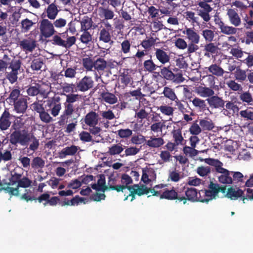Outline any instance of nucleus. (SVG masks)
Returning <instances> with one entry per match:
<instances>
[{"label":"nucleus","mask_w":253,"mask_h":253,"mask_svg":"<svg viewBox=\"0 0 253 253\" xmlns=\"http://www.w3.org/2000/svg\"><path fill=\"white\" fill-rule=\"evenodd\" d=\"M82 96L80 94H68L66 95V100L63 103L64 110L59 117L58 124L64 126L68 122H71L67 125L65 131L68 133L72 132L78 124V119L81 114L79 112V106L76 104L79 101Z\"/></svg>","instance_id":"obj_1"},{"label":"nucleus","mask_w":253,"mask_h":253,"mask_svg":"<svg viewBox=\"0 0 253 253\" xmlns=\"http://www.w3.org/2000/svg\"><path fill=\"white\" fill-rule=\"evenodd\" d=\"M23 127L24 123L22 121L16 119L12 124L8 141L11 145L16 146L19 144L27 147L31 142L28 149L34 152L39 148V140L33 133L27 129H23Z\"/></svg>","instance_id":"obj_2"},{"label":"nucleus","mask_w":253,"mask_h":253,"mask_svg":"<svg viewBox=\"0 0 253 253\" xmlns=\"http://www.w3.org/2000/svg\"><path fill=\"white\" fill-rule=\"evenodd\" d=\"M219 184L211 181L208 186V189L202 190L199 192V202L208 203L209 201L215 199L218 197Z\"/></svg>","instance_id":"obj_3"},{"label":"nucleus","mask_w":253,"mask_h":253,"mask_svg":"<svg viewBox=\"0 0 253 253\" xmlns=\"http://www.w3.org/2000/svg\"><path fill=\"white\" fill-rule=\"evenodd\" d=\"M183 34L185 35L186 39L189 42L187 53L190 54L196 52L199 48L197 45L200 41V36L198 33L194 28H186L183 31Z\"/></svg>","instance_id":"obj_4"},{"label":"nucleus","mask_w":253,"mask_h":253,"mask_svg":"<svg viewBox=\"0 0 253 253\" xmlns=\"http://www.w3.org/2000/svg\"><path fill=\"white\" fill-rule=\"evenodd\" d=\"M84 121L85 124L89 126H94L98 124L99 122V125L105 128H108L109 126V122L101 120V118L99 117L98 113L92 110L86 114Z\"/></svg>","instance_id":"obj_5"},{"label":"nucleus","mask_w":253,"mask_h":253,"mask_svg":"<svg viewBox=\"0 0 253 253\" xmlns=\"http://www.w3.org/2000/svg\"><path fill=\"white\" fill-rule=\"evenodd\" d=\"M246 196H243L244 191L238 188L236 190L232 187L228 188L225 197L231 200H237L239 198L242 197V200L244 203H245V200H247V198L250 200H253V189L247 188L246 189Z\"/></svg>","instance_id":"obj_6"},{"label":"nucleus","mask_w":253,"mask_h":253,"mask_svg":"<svg viewBox=\"0 0 253 253\" xmlns=\"http://www.w3.org/2000/svg\"><path fill=\"white\" fill-rule=\"evenodd\" d=\"M32 110L39 113L40 120L43 123L48 124L53 121L45 106L44 107L42 100H38L34 102L32 105Z\"/></svg>","instance_id":"obj_7"},{"label":"nucleus","mask_w":253,"mask_h":253,"mask_svg":"<svg viewBox=\"0 0 253 253\" xmlns=\"http://www.w3.org/2000/svg\"><path fill=\"white\" fill-rule=\"evenodd\" d=\"M39 24L40 35L42 37L49 38L56 33L53 23L49 19H42L40 21Z\"/></svg>","instance_id":"obj_8"},{"label":"nucleus","mask_w":253,"mask_h":253,"mask_svg":"<svg viewBox=\"0 0 253 253\" xmlns=\"http://www.w3.org/2000/svg\"><path fill=\"white\" fill-rule=\"evenodd\" d=\"M161 69L160 74L161 76L165 79L172 81L173 83L179 84L183 82L184 80L182 74L181 73L174 74L170 69L169 67H163Z\"/></svg>","instance_id":"obj_9"},{"label":"nucleus","mask_w":253,"mask_h":253,"mask_svg":"<svg viewBox=\"0 0 253 253\" xmlns=\"http://www.w3.org/2000/svg\"><path fill=\"white\" fill-rule=\"evenodd\" d=\"M180 195L185 199V200L181 201L183 204H186L188 200L191 202L199 201L200 196H198L197 190L195 188L184 187L182 190H180Z\"/></svg>","instance_id":"obj_10"},{"label":"nucleus","mask_w":253,"mask_h":253,"mask_svg":"<svg viewBox=\"0 0 253 253\" xmlns=\"http://www.w3.org/2000/svg\"><path fill=\"white\" fill-rule=\"evenodd\" d=\"M128 190L130 192V194L125 198V201L127 199L128 196L132 197L131 199V201H132L135 198V195L140 196L144 194H148L150 192V188H147L146 185L143 184L141 185L134 184L131 186L128 187Z\"/></svg>","instance_id":"obj_11"},{"label":"nucleus","mask_w":253,"mask_h":253,"mask_svg":"<svg viewBox=\"0 0 253 253\" xmlns=\"http://www.w3.org/2000/svg\"><path fill=\"white\" fill-rule=\"evenodd\" d=\"M213 8L209 4L205 2H199L198 7L196 11L197 14L200 16L204 21L208 22L211 19L210 12L212 10Z\"/></svg>","instance_id":"obj_12"},{"label":"nucleus","mask_w":253,"mask_h":253,"mask_svg":"<svg viewBox=\"0 0 253 253\" xmlns=\"http://www.w3.org/2000/svg\"><path fill=\"white\" fill-rule=\"evenodd\" d=\"M22 62H13L12 65L8 66V69H11L10 72L5 73L6 78L11 84L15 83L18 79L17 75L20 72Z\"/></svg>","instance_id":"obj_13"},{"label":"nucleus","mask_w":253,"mask_h":253,"mask_svg":"<svg viewBox=\"0 0 253 253\" xmlns=\"http://www.w3.org/2000/svg\"><path fill=\"white\" fill-rule=\"evenodd\" d=\"M160 199H165L169 200H176V202H181L185 200L182 195H180V190H175L173 188L171 190L166 189L160 195Z\"/></svg>","instance_id":"obj_14"},{"label":"nucleus","mask_w":253,"mask_h":253,"mask_svg":"<svg viewBox=\"0 0 253 253\" xmlns=\"http://www.w3.org/2000/svg\"><path fill=\"white\" fill-rule=\"evenodd\" d=\"M12 115L11 114L7 108L4 109L0 117V130L5 131L7 130L12 124L11 119Z\"/></svg>","instance_id":"obj_15"},{"label":"nucleus","mask_w":253,"mask_h":253,"mask_svg":"<svg viewBox=\"0 0 253 253\" xmlns=\"http://www.w3.org/2000/svg\"><path fill=\"white\" fill-rule=\"evenodd\" d=\"M76 84L78 90L85 92L93 87L94 81L91 77L85 76L77 82Z\"/></svg>","instance_id":"obj_16"},{"label":"nucleus","mask_w":253,"mask_h":253,"mask_svg":"<svg viewBox=\"0 0 253 253\" xmlns=\"http://www.w3.org/2000/svg\"><path fill=\"white\" fill-rule=\"evenodd\" d=\"M154 56L162 66L169 63L170 60V53L162 48H155Z\"/></svg>","instance_id":"obj_17"},{"label":"nucleus","mask_w":253,"mask_h":253,"mask_svg":"<svg viewBox=\"0 0 253 253\" xmlns=\"http://www.w3.org/2000/svg\"><path fill=\"white\" fill-rule=\"evenodd\" d=\"M217 173H219L217 176L218 181L223 184L229 185L233 183L232 179V171L224 168H222Z\"/></svg>","instance_id":"obj_18"},{"label":"nucleus","mask_w":253,"mask_h":253,"mask_svg":"<svg viewBox=\"0 0 253 253\" xmlns=\"http://www.w3.org/2000/svg\"><path fill=\"white\" fill-rule=\"evenodd\" d=\"M48 110H51V114L53 117L57 116L61 109V103L60 102V98L57 99H52L46 101L45 105Z\"/></svg>","instance_id":"obj_19"},{"label":"nucleus","mask_w":253,"mask_h":253,"mask_svg":"<svg viewBox=\"0 0 253 253\" xmlns=\"http://www.w3.org/2000/svg\"><path fill=\"white\" fill-rule=\"evenodd\" d=\"M208 103L211 108L222 109L224 107L225 102L221 97L217 95H212L207 99Z\"/></svg>","instance_id":"obj_20"},{"label":"nucleus","mask_w":253,"mask_h":253,"mask_svg":"<svg viewBox=\"0 0 253 253\" xmlns=\"http://www.w3.org/2000/svg\"><path fill=\"white\" fill-rule=\"evenodd\" d=\"M125 190V187L118 184V181L113 175H111L109 177L107 184V191L115 190L117 192L121 191L124 192Z\"/></svg>","instance_id":"obj_21"},{"label":"nucleus","mask_w":253,"mask_h":253,"mask_svg":"<svg viewBox=\"0 0 253 253\" xmlns=\"http://www.w3.org/2000/svg\"><path fill=\"white\" fill-rule=\"evenodd\" d=\"M13 105V110L17 113H25L28 107L27 99L23 97H20L14 103L12 104Z\"/></svg>","instance_id":"obj_22"},{"label":"nucleus","mask_w":253,"mask_h":253,"mask_svg":"<svg viewBox=\"0 0 253 253\" xmlns=\"http://www.w3.org/2000/svg\"><path fill=\"white\" fill-rule=\"evenodd\" d=\"M227 15L232 25L235 27H238L241 25V18L235 9L232 8L228 9L227 10Z\"/></svg>","instance_id":"obj_23"},{"label":"nucleus","mask_w":253,"mask_h":253,"mask_svg":"<svg viewBox=\"0 0 253 253\" xmlns=\"http://www.w3.org/2000/svg\"><path fill=\"white\" fill-rule=\"evenodd\" d=\"M26 92L30 96H35L39 94L44 93V90L42 88L41 84L39 83H33L27 86Z\"/></svg>","instance_id":"obj_24"},{"label":"nucleus","mask_w":253,"mask_h":253,"mask_svg":"<svg viewBox=\"0 0 253 253\" xmlns=\"http://www.w3.org/2000/svg\"><path fill=\"white\" fill-rule=\"evenodd\" d=\"M148 138L149 139H146L145 144L150 148H159L165 143L164 139L161 137H156L155 135H153Z\"/></svg>","instance_id":"obj_25"},{"label":"nucleus","mask_w":253,"mask_h":253,"mask_svg":"<svg viewBox=\"0 0 253 253\" xmlns=\"http://www.w3.org/2000/svg\"><path fill=\"white\" fill-rule=\"evenodd\" d=\"M218 47L215 45L214 43L209 42L204 46V55L208 57H210L211 55L212 56L217 55L219 52Z\"/></svg>","instance_id":"obj_26"},{"label":"nucleus","mask_w":253,"mask_h":253,"mask_svg":"<svg viewBox=\"0 0 253 253\" xmlns=\"http://www.w3.org/2000/svg\"><path fill=\"white\" fill-rule=\"evenodd\" d=\"M216 25L220 30V32L225 35H234L237 32V28L226 25L222 20L217 23Z\"/></svg>","instance_id":"obj_27"},{"label":"nucleus","mask_w":253,"mask_h":253,"mask_svg":"<svg viewBox=\"0 0 253 253\" xmlns=\"http://www.w3.org/2000/svg\"><path fill=\"white\" fill-rule=\"evenodd\" d=\"M56 0L50 3L45 9L47 17L49 19L54 20L59 12L57 5L55 3Z\"/></svg>","instance_id":"obj_28"},{"label":"nucleus","mask_w":253,"mask_h":253,"mask_svg":"<svg viewBox=\"0 0 253 253\" xmlns=\"http://www.w3.org/2000/svg\"><path fill=\"white\" fill-rule=\"evenodd\" d=\"M175 106L177 109L183 114L186 113H190V115H193V113L189 104L187 101L180 100L178 98L174 101Z\"/></svg>","instance_id":"obj_29"},{"label":"nucleus","mask_w":253,"mask_h":253,"mask_svg":"<svg viewBox=\"0 0 253 253\" xmlns=\"http://www.w3.org/2000/svg\"><path fill=\"white\" fill-rule=\"evenodd\" d=\"M98 38L99 41L104 43H108L110 44H112L113 43L110 31L106 29H101L99 30Z\"/></svg>","instance_id":"obj_30"},{"label":"nucleus","mask_w":253,"mask_h":253,"mask_svg":"<svg viewBox=\"0 0 253 253\" xmlns=\"http://www.w3.org/2000/svg\"><path fill=\"white\" fill-rule=\"evenodd\" d=\"M196 91L198 94L202 97L210 98L214 94V90L211 88L202 86L197 87Z\"/></svg>","instance_id":"obj_31"},{"label":"nucleus","mask_w":253,"mask_h":253,"mask_svg":"<svg viewBox=\"0 0 253 253\" xmlns=\"http://www.w3.org/2000/svg\"><path fill=\"white\" fill-rule=\"evenodd\" d=\"M79 147L78 146L72 145L70 146H67L64 148L59 153L60 157L61 158H65L66 156L75 155Z\"/></svg>","instance_id":"obj_32"},{"label":"nucleus","mask_w":253,"mask_h":253,"mask_svg":"<svg viewBox=\"0 0 253 253\" xmlns=\"http://www.w3.org/2000/svg\"><path fill=\"white\" fill-rule=\"evenodd\" d=\"M125 148V146L120 143L114 144L109 147L107 153L111 156L120 155L121 156V155H122L121 153L124 150Z\"/></svg>","instance_id":"obj_33"},{"label":"nucleus","mask_w":253,"mask_h":253,"mask_svg":"<svg viewBox=\"0 0 253 253\" xmlns=\"http://www.w3.org/2000/svg\"><path fill=\"white\" fill-rule=\"evenodd\" d=\"M190 98H189L190 101L192 102L193 106L196 109L203 112L208 109L205 100L197 97H194L192 100Z\"/></svg>","instance_id":"obj_34"},{"label":"nucleus","mask_w":253,"mask_h":253,"mask_svg":"<svg viewBox=\"0 0 253 253\" xmlns=\"http://www.w3.org/2000/svg\"><path fill=\"white\" fill-rule=\"evenodd\" d=\"M249 71V70L248 69L246 72L245 70H243L238 67L234 73V77L239 82L243 83L247 81Z\"/></svg>","instance_id":"obj_35"},{"label":"nucleus","mask_w":253,"mask_h":253,"mask_svg":"<svg viewBox=\"0 0 253 253\" xmlns=\"http://www.w3.org/2000/svg\"><path fill=\"white\" fill-rule=\"evenodd\" d=\"M143 68L145 71L149 73H154L158 68H161L162 66L157 65L152 59H150L144 61Z\"/></svg>","instance_id":"obj_36"},{"label":"nucleus","mask_w":253,"mask_h":253,"mask_svg":"<svg viewBox=\"0 0 253 253\" xmlns=\"http://www.w3.org/2000/svg\"><path fill=\"white\" fill-rule=\"evenodd\" d=\"M20 90L19 88H13L10 91V93L8 97L6 99L7 102L9 105L14 103L15 101L20 98Z\"/></svg>","instance_id":"obj_37"},{"label":"nucleus","mask_w":253,"mask_h":253,"mask_svg":"<svg viewBox=\"0 0 253 253\" xmlns=\"http://www.w3.org/2000/svg\"><path fill=\"white\" fill-rule=\"evenodd\" d=\"M19 45L25 50L32 51L36 46V41L34 40H23L20 42Z\"/></svg>","instance_id":"obj_38"},{"label":"nucleus","mask_w":253,"mask_h":253,"mask_svg":"<svg viewBox=\"0 0 253 253\" xmlns=\"http://www.w3.org/2000/svg\"><path fill=\"white\" fill-rule=\"evenodd\" d=\"M107 67L106 61L101 57L98 58L94 61V69L99 73L103 72Z\"/></svg>","instance_id":"obj_39"},{"label":"nucleus","mask_w":253,"mask_h":253,"mask_svg":"<svg viewBox=\"0 0 253 253\" xmlns=\"http://www.w3.org/2000/svg\"><path fill=\"white\" fill-rule=\"evenodd\" d=\"M21 31L23 33L28 32L31 28L36 24V22H33L32 20L28 18H25L21 21Z\"/></svg>","instance_id":"obj_40"},{"label":"nucleus","mask_w":253,"mask_h":253,"mask_svg":"<svg viewBox=\"0 0 253 253\" xmlns=\"http://www.w3.org/2000/svg\"><path fill=\"white\" fill-rule=\"evenodd\" d=\"M163 94L164 96L171 101H175L178 98L174 90L169 86H165L164 88Z\"/></svg>","instance_id":"obj_41"},{"label":"nucleus","mask_w":253,"mask_h":253,"mask_svg":"<svg viewBox=\"0 0 253 253\" xmlns=\"http://www.w3.org/2000/svg\"><path fill=\"white\" fill-rule=\"evenodd\" d=\"M199 125L203 130L210 131L214 127V124L211 119H201L199 122Z\"/></svg>","instance_id":"obj_42"},{"label":"nucleus","mask_w":253,"mask_h":253,"mask_svg":"<svg viewBox=\"0 0 253 253\" xmlns=\"http://www.w3.org/2000/svg\"><path fill=\"white\" fill-rule=\"evenodd\" d=\"M93 21L90 17L84 16L81 21V30L82 31H87L91 28Z\"/></svg>","instance_id":"obj_43"},{"label":"nucleus","mask_w":253,"mask_h":253,"mask_svg":"<svg viewBox=\"0 0 253 253\" xmlns=\"http://www.w3.org/2000/svg\"><path fill=\"white\" fill-rule=\"evenodd\" d=\"M157 38H154L152 37H147L146 39L141 41V45L146 50H149L153 46L156 42Z\"/></svg>","instance_id":"obj_44"},{"label":"nucleus","mask_w":253,"mask_h":253,"mask_svg":"<svg viewBox=\"0 0 253 253\" xmlns=\"http://www.w3.org/2000/svg\"><path fill=\"white\" fill-rule=\"evenodd\" d=\"M232 171V184H241L244 183V179L247 178V176L244 175L239 171Z\"/></svg>","instance_id":"obj_45"},{"label":"nucleus","mask_w":253,"mask_h":253,"mask_svg":"<svg viewBox=\"0 0 253 253\" xmlns=\"http://www.w3.org/2000/svg\"><path fill=\"white\" fill-rule=\"evenodd\" d=\"M62 89L64 92L68 93L67 94H64L65 96L70 94H75L73 93L77 92L78 90L77 84L73 83H64L62 86Z\"/></svg>","instance_id":"obj_46"},{"label":"nucleus","mask_w":253,"mask_h":253,"mask_svg":"<svg viewBox=\"0 0 253 253\" xmlns=\"http://www.w3.org/2000/svg\"><path fill=\"white\" fill-rule=\"evenodd\" d=\"M100 96L105 102L110 104H115L117 101V98L115 95L108 92L101 93Z\"/></svg>","instance_id":"obj_47"},{"label":"nucleus","mask_w":253,"mask_h":253,"mask_svg":"<svg viewBox=\"0 0 253 253\" xmlns=\"http://www.w3.org/2000/svg\"><path fill=\"white\" fill-rule=\"evenodd\" d=\"M99 10L100 12V16L103 15L105 18V20H111L114 17V12L108 8L100 7L99 8Z\"/></svg>","instance_id":"obj_48"},{"label":"nucleus","mask_w":253,"mask_h":253,"mask_svg":"<svg viewBox=\"0 0 253 253\" xmlns=\"http://www.w3.org/2000/svg\"><path fill=\"white\" fill-rule=\"evenodd\" d=\"M205 162L209 165L214 167L216 172L220 170L223 166V163L221 162L212 158L205 159Z\"/></svg>","instance_id":"obj_49"},{"label":"nucleus","mask_w":253,"mask_h":253,"mask_svg":"<svg viewBox=\"0 0 253 253\" xmlns=\"http://www.w3.org/2000/svg\"><path fill=\"white\" fill-rule=\"evenodd\" d=\"M31 167L34 169H42L44 167V161L40 157L34 158L31 162Z\"/></svg>","instance_id":"obj_50"},{"label":"nucleus","mask_w":253,"mask_h":253,"mask_svg":"<svg viewBox=\"0 0 253 253\" xmlns=\"http://www.w3.org/2000/svg\"><path fill=\"white\" fill-rule=\"evenodd\" d=\"M171 134L175 144L178 145L180 144L183 140V137L182 135L181 129L179 128L177 129H173L171 132Z\"/></svg>","instance_id":"obj_51"},{"label":"nucleus","mask_w":253,"mask_h":253,"mask_svg":"<svg viewBox=\"0 0 253 253\" xmlns=\"http://www.w3.org/2000/svg\"><path fill=\"white\" fill-rule=\"evenodd\" d=\"M124 150L125 153L121 155V157L122 158L135 155L140 151V149L136 147H127L126 146Z\"/></svg>","instance_id":"obj_52"},{"label":"nucleus","mask_w":253,"mask_h":253,"mask_svg":"<svg viewBox=\"0 0 253 253\" xmlns=\"http://www.w3.org/2000/svg\"><path fill=\"white\" fill-rule=\"evenodd\" d=\"M208 70L210 73L217 76H222L224 73V70L216 64L211 65L208 68Z\"/></svg>","instance_id":"obj_53"},{"label":"nucleus","mask_w":253,"mask_h":253,"mask_svg":"<svg viewBox=\"0 0 253 253\" xmlns=\"http://www.w3.org/2000/svg\"><path fill=\"white\" fill-rule=\"evenodd\" d=\"M131 43L129 40L125 39L121 43V51L125 54L130 52Z\"/></svg>","instance_id":"obj_54"},{"label":"nucleus","mask_w":253,"mask_h":253,"mask_svg":"<svg viewBox=\"0 0 253 253\" xmlns=\"http://www.w3.org/2000/svg\"><path fill=\"white\" fill-rule=\"evenodd\" d=\"M99 115L101 117V120L108 121L111 120L115 118V115L111 110L107 111H100Z\"/></svg>","instance_id":"obj_55"},{"label":"nucleus","mask_w":253,"mask_h":253,"mask_svg":"<svg viewBox=\"0 0 253 253\" xmlns=\"http://www.w3.org/2000/svg\"><path fill=\"white\" fill-rule=\"evenodd\" d=\"M202 35L207 42H212L215 36L214 31L208 29L203 30Z\"/></svg>","instance_id":"obj_56"},{"label":"nucleus","mask_w":253,"mask_h":253,"mask_svg":"<svg viewBox=\"0 0 253 253\" xmlns=\"http://www.w3.org/2000/svg\"><path fill=\"white\" fill-rule=\"evenodd\" d=\"M116 132L120 138L123 139H127L132 134V130L129 128L120 129Z\"/></svg>","instance_id":"obj_57"},{"label":"nucleus","mask_w":253,"mask_h":253,"mask_svg":"<svg viewBox=\"0 0 253 253\" xmlns=\"http://www.w3.org/2000/svg\"><path fill=\"white\" fill-rule=\"evenodd\" d=\"M158 110L164 115L167 116H172L174 109L173 107L166 105H161L158 107Z\"/></svg>","instance_id":"obj_58"},{"label":"nucleus","mask_w":253,"mask_h":253,"mask_svg":"<svg viewBox=\"0 0 253 253\" xmlns=\"http://www.w3.org/2000/svg\"><path fill=\"white\" fill-rule=\"evenodd\" d=\"M225 108H222L223 113L225 115H228L229 110H232L234 111L236 110H238V107L237 105H235L233 102L231 101H227L225 105Z\"/></svg>","instance_id":"obj_59"},{"label":"nucleus","mask_w":253,"mask_h":253,"mask_svg":"<svg viewBox=\"0 0 253 253\" xmlns=\"http://www.w3.org/2000/svg\"><path fill=\"white\" fill-rule=\"evenodd\" d=\"M131 142L132 144L139 145L146 143V139L143 135H134L131 138Z\"/></svg>","instance_id":"obj_60"},{"label":"nucleus","mask_w":253,"mask_h":253,"mask_svg":"<svg viewBox=\"0 0 253 253\" xmlns=\"http://www.w3.org/2000/svg\"><path fill=\"white\" fill-rule=\"evenodd\" d=\"M83 64L87 71H93L94 61H93L90 57H86L83 59Z\"/></svg>","instance_id":"obj_61"},{"label":"nucleus","mask_w":253,"mask_h":253,"mask_svg":"<svg viewBox=\"0 0 253 253\" xmlns=\"http://www.w3.org/2000/svg\"><path fill=\"white\" fill-rule=\"evenodd\" d=\"M239 97L243 102H246L248 104H251L253 102L252 95L249 91L241 93Z\"/></svg>","instance_id":"obj_62"},{"label":"nucleus","mask_w":253,"mask_h":253,"mask_svg":"<svg viewBox=\"0 0 253 253\" xmlns=\"http://www.w3.org/2000/svg\"><path fill=\"white\" fill-rule=\"evenodd\" d=\"M121 181L122 185L121 186H124L125 187V189H127L128 190V184L132 183V180L130 176L128 174L124 173L121 176Z\"/></svg>","instance_id":"obj_63"},{"label":"nucleus","mask_w":253,"mask_h":253,"mask_svg":"<svg viewBox=\"0 0 253 253\" xmlns=\"http://www.w3.org/2000/svg\"><path fill=\"white\" fill-rule=\"evenodd\" d=\"M43 63L42 60L41 58L34 59L31 63V67L34 70H40L42 67Z\"/></svg>","instance_id":"obj_64"}]
</instances>
